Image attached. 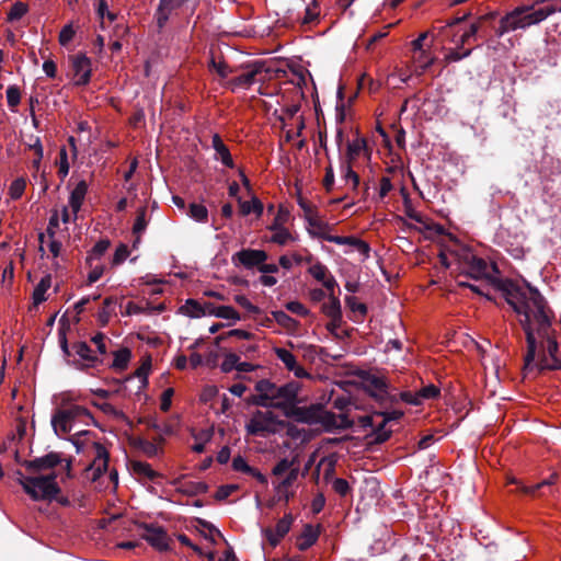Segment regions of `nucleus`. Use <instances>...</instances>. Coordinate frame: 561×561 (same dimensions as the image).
Returning a JSON list of instances; mask_svg holds the SVG:
<instances>
[{"label": "nucleus", "mask_w": 561, "mask_h": 561, "mask_svg": "<svg viewBox=\"0 0 561 561\" xmlns=\"http://www.w3.org/2000/svg\"><path fill=\"white\" fill-rule=\"evenodd\" d=\"M319 10L317 1L312 2V7H307L305 10V16L301 19L302 24H310L318 20Z\"/></svg>", "instance_id": "obj_63"}, {"label": "nucleus", "mask_w": 561, "mask_h": 561, "mask_svg": "<svg viewBox=\"0 0 561 561\" xmlns=\"http://www.w3.org/2000/svg\"><path fill=\"white\" fill-rule=\"evenodd\" d=\"M239 359H240V357L236 353H231V352L226 353L225 359L220 365L221 371L228 374V373L232 371L233 369L237 370V365H238Z\"/></svg>", "instance_id": "obj_53"}, {"label": "nucleus", "mask_w": 561, "mask_h": 561, "mask_svg": "<svg viewBox=\"0 0 561 561\" xmlns=\"http://www.w3.org/2000/svg\"><path fill=\"white\" fill-rule=\"evenodd\" d=\"M179 492L195 496L205 494L208 491V485L205 482H187L178 489Z\"/></svg>", "instance_id": "obj_38"}, {"label": "nucleus", "mask_w": 561, "mask_h": 561, "mask_svg": "<svg viewBox=\"0 0 561 561\" xmlns=\"http://www.w3.org/2000/svg\"><path fill=\"white\" fill-rule=\"evenodd\" d=\"M147 216V208L140 207L137 210V216L133 226V233L136 236V240L134 242V247H136V243L140 241V234L146 230L148 221L146 219Z\"/></svg>", "instance_id": "obj_33"}, {"label": "nucleus", "mask_w": 561, "mask_h": 561, "mask_svg": "<svg viewBox=\"0 0 561 561\" xmlns=\"http://www.w3.org/2000/svg\"><path fill=\"white\" fill-rule=\"evenodd\" d=\"M523 11L524 10L522 8H516L512 12L501 18L500 25L495 28V35L501 37L510 31L520 28L518 14L523 13Z\"/></svg>", "instance_id": "obj_15"}, {"label": "nucleus", "mask_w": 561, "mask_h": 561, "mask_svg": "<svg viewBox=\"0 0 561 561\" xmlns=\"http://www.w3.org/2000/svg\"><path fill=\"white\" fill-rule=\"evenodd\" d=\"M71 68L76 78L75 84L78 87L87 85L91 80L92 65L91 59L83 53L70 57Z\"/></svg>", "instance_id": "obj_10"}, {"label": "nucleus", "mask_w": 561, "mask_h": 561, "mask_svg": "<svg viewBox=\"0 0 561 561\" xmlns=\"http://www.w3.org/2000/svg\"><path fill=\"white\" fill-rule=\"evenodd\" d=\"M57 173L61 180H64L69 173V162L66 147L60 148Z\"/></svg>", "instance_id": "obj_54"}, {"label": "nucleus", "mask_w": 561, "mask_h": 561, "mask_svg": "<svg viewBox=\"0 0 561 561\" xmlns=\"http://www.w3.org/2000/svg\"><path fill=\"white\" fill-rule=\"evenodd\" d=\"M321 310L332 320H339L342 317L341 302L334 294H329V301L322 305Z\"/></svg>", "instance_id": "obj_27"}, {"label": "nucleus", "mask_w": 561, "mask_h": 561, "mask_svg": "<svg viewBox=\"0 0 561 561\" xmlns=\"http://www.w3.org/2000/svg\"><path fill=\"white\" fill-rule=\"evenodd\" d=\"M25 187H26V181L24 178L15 179L9 187V195H10L11 199H13V201L20 199L25 191Z\"/></svg>", "instance_id": "obj_45"}, {"label": "nucleus", "mask_w": 561, "mask_h": 561, "mask_svg": "<svg viewBox=\"0 0 561 561\" xmlns=\"http://www.w3.org/2000/svg\"><path fill=\"white\" fill-rule=\"evenodd\" d=\"M362 151H367V141L364 137L347 141L345 161L353 162Z\"/></svg>", "instance_id": "obj_28"}, {"label": "nucleus", "mask_w": 561, "mask_h": 561, "mask_svg": "<svg viewBox=\"0 0 561 561\" xmlns=\"http://www.w3.org/2000/svg\"><path fill=\"white\" fill-rule=\"evenodd\" d=\"M288 218H289V211L286 208L280 206L275 218H274V221L272 222V225L268 228L270 229L285 228L284 225L287 222Z\"/></svg>", "instance_id": "obj_59"}, {"label": "nucleus", "mask_w": 561, "mask_h": 561, "mask_svg": "<svg viewBox=\"0 0 561 561\" xmlns=\"http://www.w3.org/2000/svg\"><path fill=\"white\" fill-rule=\"evenodd\" d=\"M240 205V213L242 216H247L250 213L256 214V216H261L264 210V206L262 202L257 197H252L251 202H242L241 198H238Z\"/></svg>", "instance_id": "obj_34"}, {"label": "nucleus", "mask_w": 561, "mask_h": 561, "mask_svg": "<svg viewBox=\"0 0 561 561\" xmlns=\"http://www.w3.org/2000/svg\"><path fill=\"white\" fill-rule=\"evenodd\" d=\"M499 16L497 11H491L489 13L480 15L476 22L470 25L479 26V37H486L489 35L488 30L494 28V21Z\"/></svg>", "instance_id": "obj_25"}, {"label": "nucleus", "mask_w": 561, "mask_h": 561, "mask_svg": "<svg viewBox=\"0 0 561 561\" xmlns=\"http://www.w3.org/2000/svg\"><path fill=\"white\" fill-rule=\"evenodd\" d=\"M267 259L268 254L264 250L256 249H242L232 256L233 261L237 260L248 270L259 268Z\"/></svg>", "instance_id": "obj_12"}, {"label": "nucleus", "mask_w": 561, "mask_h": 561, "mask_svg": "<svg viewBox=\"0 0 561 561\" xmlns=\"http://www.w3.org/2000/svg\"><path fill=\"white\" fill-rule=\"evenodd\" d=\"M51 285V276L46 275L44 276L39 283L36 285L33 291V305L34 307H37L39 304L44 302L46 300V291L49 289Z\"/></svg>", "instance_id": "obj_30"}, {"label": "nucleus", "mask_w": 561, "mask_h": 561, "mask_svg": "<svg viewBox=\"0 0 561 561\" xmlns=\"http://www.w3.org/2000/svg\"><path fill=\"white\" fill-rule=\"evenodd\" d=\"M558 478H559L558 473L553 472L549 476L548 479H545L535 485H531V486L522 485L520 492H523L524 494H527V495H535L536 492L539 491L540 489H542L543 486H551V485L556 484L558 481Z\"/></svg>", "instance_id": "obj_37"}, {"label": "nucleus", "mask_w": 561, "mask_h": 561, "mask_svg": "<svg viewBox=\"0 0 561 561\" xmlns=\"http://www.w3.org/2000/svg\"><path fill=\"white\" fill-rule=\"evenodd\" d=\"M140 423L145 424L148 428L153 430L160 434L159 442H163L161 437L162 434L171 435L173 434V427L170 424H159L158 421L153 417H145L140 419Z\"/></svg>", "instance_id": "obj_36"}, {"label": "nucleus", "mask_w": 561, "mask_h": 561, "mask_svg": "<svg viewBox=\"0 0 561 561\" xmlns=\"http://www.w3.org/2000/svg\"><path fill=\"white\" fill-rule=\"evenodd\" d=\"M64 462L62 455L57 451H50L42 457L31 460H23L22 466L30 474H36L45 470H50Z\"/></svg>", "instance_id": "obj_9"}, {"label": "nucleus", "mask_w": 561, "mask_h": 561, "mask_svg": "<svg viewBox=\"0 0 561 561\" xmlns=\"http://www.w3.org/2000/svg\"><path fill=\"white\" fill-rule=\"evenodd\" d=\"M274 234L271 237V241L279 245H285L289 240L293 239L287 228L272 229Z\"/></svg>", "instance_id": "obj_56"}, {"label": "nucleus", "mask_w": 561, "mask_h": 561, "mask_svg": "<svg viewBox=\"0 0 561 561\" xmlns=\"http://www.w3.org/2000/svg\"><path fill=\"white\" fill-rule=\"evenodd\" d=\"M130 470L134 474H136L139 479L145 478L150 481H156V479L161 478L162 474L154 471L148 462L140 460H130L129 461Z\"/></svg>", "instance_id": "obj_19"}, {"label": "nucleus", "mask_w": 561, "mask_h": 561, "mask_svg": "<svg viewBox=\"0 0 561 561\" xmlns=\"http://www.w3.org/2000/svg\"><path fill=\"white\" fill-rule=\"evenodd\" d=\"M489 283L505 298V301L513 310L522 316L519 323L525 332L527 342V352L525 355V369L533 367V360L536 357L537 341L535 337L533 321L536 323V331L545 334V328L548 324V306L540 291L526 283L527 291L510 278L490 277Z\"/></svg>", "instance_id": "obj_1"}, {"label": "nucleus", "mask_w": 561, "mask_h": 561, "mask_svg": "<svg viewBox=\"0 0 561 561\" xmlns=\"http://www.w3.org/2000/svg\"><path fill=\"white\" fill-rule=\"evenodd\" d=\"M247 403L251 405L256 407H263V408H271L270 404H272L268 401V397L265 396V393L257 392V394H252L247 398Z\"/></svg>", "instance_id": "obj_64"}, {"label": "nucleus", "mask_w": 561, "mask_h": 561, "mask_svg": "<svg viewBox=\"0 0 561 561\" xmlns=\"http://www.w3.org/2000/svg\"><path fill=\"white\" fill-rule=\"evenodd\" d=\"M111 247V241L108 239H101L99 240L92 250L90 251L89 255L85 259V264L89 267H92V263L95 260H99L104 253L108 250Z\"/></svg>", "instance_id": "obj_32"}, {"label": "nucleus", "mask_w": 561, "mask_h": 561, "mask_svg": "<svg viewBox=\"0 0 561 561\" xmlns=\"http://www.w3.org/2000/svg\"><path fill=\"white\" fill-rule=\"evenodd\" d=\"M234 301L240 307L245 309L249 313H252V314L261 313V309L257 306L253 305L244 295H237L234 297Z\"/></svg>", "instance_id": "obj_58"}, {"label": "nucleus", "mask_w": 561, "mask_h": 561, "mask_svg": "<svg viewBox=\"0 0 561 561\" xmlns=\"http://www.w3.org/2000/svg\"><path fill=\"white\" fill-rule=\"evenodd\" d=\"M106 339V335L102 332H99L91 337V342L96 346V351L101 355L100 357L107 354V346L105 343Z\"/></svg>", "instance_id": "obj_61"}, {"label": "nucleus", "mask_w": 561, "mask_h": 561, "mask_svg": "<svg viewBox=\"0 0 561 561\" xmlns=\"http://www.w3.org/2000/svg\"><path fill=\"white\" fill-rule=\"evenodd\" d=\"M299 387L295 382H288L280 387L268 379H261L255 383V391L268 397L271 408L280 409L283 412L288 404L297 401Z\"/></svg>", "instance_id": "obj_4"}, {"label": "nucleus", "mask_w": 561, "mask_h": 561, "mask_svg": "<svg viewBox=\"0 0 561 561\" xmlns=\"http://www.w3.org/2000/svg\"><path fill=\"white\" fill-rule=\"evenodd\" d=\"M293 523V514H285L283 518L277 522L275 529L266 527L262 529V534L272 547H276L280 540L289 533Z\"/></svg>", "instance_id": "obj_11"}, {"label": "nucleus", "mask_w": 561, "mask_h": 561, "mask_svg": "<svg viewBox=\"0 0 561 561\" xmlns=\"http://www.w3.org/2000/svg\"><path fill=\"white\" fill-rule=\"evenodd\" d=\"M211 145L216 151L217 158L220 159L221 163L227 168H234V162L231 157L229 148L222 141L220 135L214 134L211 137Z\"/></svg>", "instance_id": "obj_17"}, {"label": "nucleus", "mask_w": 561, "mask_h": 561, "mask_svg": "<svg viewBox=\"0 0 561 561\" xmlns=\"http://www.w3.org/2000/svg\"><path fill=\"white\" fill-rule=\"evenodd\" d=\"M114 304L115 299L113 297H107L104 299L102 308L98 313V321L101 324V327L107 325L112 314L110 307Z\"/></svg>", "instance_id": "obj_43"}, {"label": "nucleus", "mask_w": 561, "mask_h": 561, "mask_svg": "<svg viewBox=\"0 0 561 561\" xmlns=\"http://www.w3.org/2000/svg\"><path fill=\"white\" fill-rule=\"evenodd\" d=\"M114 359L111 364V368L116 369L118 371H123L128 367V364L131 358V351L128 347H123L113 353Z\"/></svg>", "instance_id": "obj_29"}, {"label": "nucleus", "mask_w": 561, "mask_h": 561, "mask_svg": "<svg viewBox=\"0 0 561 561\" xmlns=\"http://www.w3.org/2000/svg\"><path fill=\"white\" fill-rule=\"evenodd\" d=\"M181 310L184 314L192 318H199L205 316V307L198 300L187 299L185 305L181 307Z\"/></svg>", "instance_id": "obj_35"}, {"label": "nucleus", "mask_w": 561, "mask_h": 561, "mask_svg": "<svg viewBox=\"0 0 561 561\" xmlns=\"http://www.w3.org/2000/svg\"><path fill=\"white\" fill-rule=\"evenodd\" d=\"M215 317L233 321L240 320L239 312L231 306H218Z\"/></svg>", "instance_id": "obj_52"}, {"label": "nucleus", "mask_w": 561, "mask_h": 561, "mask_svg": "<svg viewBox=\"0 0 561 561\" xmlns=\"http://www.w3.org/2000/svg\"><path fill=\"white\" fill-rule=\"evenodd\" d=\"M7 102L9 107L14 111V108L20 104L21 102V90L18 85H9L7 89Z\"/></svg>", "instance_id": "obj_47"}, {"label": "nucleus", "mask_w": 561, "mask_h": 561, "mask_svg": "<svg viewBox=\"0 0 561 561\" xmlns=\"http://www.w3.org/2000/svg\"><path fill=\"white\" fill-rule=\"evenodd\" d=\"M133 445L150 458H153L159 454V448L157 445L144 438H136Z\"/></svg>", "instance_id": "obj_41"}, {"label": "nucleus", "mask_w": 561, "mask_h": 561, "mask_svg": "<svg viewBox=\"0 0 561 561\" xmlns=\"http://www.w3.org/2000/svg\"><path fill=\"white\" fill-rule=\"evenodd\" d=\"M261 72V67H255L244 73H241L228 81V85L231 90L236 88H249L255 82V77Z\"/></svg>", "instance_id": "obj_23"}, {"label": "nucleus", "mask_w": 561, "mask_h": 561, "mask_svg": "<svg viewBox=\"0 0 561 561\" xmlns=\"http://www.w3.org/2000/svg\"><path fill=\"white\" fill-rule=\"evenodd\" d=\"M388 423L382 421L378 425H374L371 433L366 436L367 439H369V444H382L387 442L392 434V431L386 430V425Z\"/></svg>", "instance_id": "obj_24"}, {"label": "nucleus", "mask_w": 561, "mask_h": 561, "mask_svg": "<svg viewBox=\"0 0 561 561\" xmlns=\"http://www.w3.org/2000/svg\"><path fill=\"white\" fill-rule=\"evenodd\" d=\"M272 314L276 322L283 328L290 329L293 325L297 324V321L283 310L273 311Z\"/></svg>", "instance_id": "obj_55"}, {"label": "nucleus", "mask_w": 561, "mask_h": 561, "mask_svg": "<svg viewBox=\"0 0 561 561\" xmlns=\"http://www.w3.org/2000/svg\"><path fill=\"white\" fill-rule=\"evenodd\" d=\"M345 304L352 311L359 312L362 317L366 316L367 306L365 304L358 302L355 296H346Z\"/></svg>", "instance_id": "obj_60"}, {"label": "nucleus", "mask_w": 561, "mask_h": 561, "mask_svg": "<svg viewBox=\"0 0 561 561\" xmlns=\"http://www.w3.org/2000/svg\"><path fill=\"white\" fill-rule=\"evenodd\" d=\"M62 409H57L51 416V426L57 436L68 434L72 430V421Z\"/></svg>", "instance_id": "obj_16"}, {"label": "nucleus", "mask_w": 561, "mask_h": 561, "mask_svg": "<svg viewBox=\"0 0 561 561\" xmlns=\"http://www.w3.org/2000/svg\"><path fill=\"white\" fill-rule=\"evenodd\" d=\"M87 192L88 184L84 180H82L76 185V187L70 193L69 205L75 214V218H77V214L81 209Z\"/></svg>", "instance_id": "obj_20"}, {"label": "nucleus", "mask_w": 561, "mask_h": 561, "mask_svg": "<svg viewBox=\"0 0 561 561\" xmlns=\"http://www.w3.org/2000/svg\"><path fill=\"white\" fill-rule=\"evenodd\" d=\"M520 8L524 10L523 13L518 14L520 28L538 24L554 12V9L552 7H542L537 10H530L529 7Z\"/></svg>", "instance_id": "obj_13"}, {"label": "nucleus", "mask_w": 561, "mask_h": 561, "mask_svg": "<svg viewBox=\"0 0 561 561\" xmlns=\"http://www.w3.org/2000/svg\"><path fill=\"white\" fill-rule=\"evenodd\" d=\"M321 534V526L314 527L311 524H305L301 534L297 537L296 546L298 550L306 551L312 547Z\"/></svg>", "instance_id": "obj_14"}, {"label": "nucleus", "mask_w": 561, "mask_h": 561, "mask_svg": "<svg viewBox=\"0 0 561 561\" xmlns=\"http://www.w3.org/2000/svg\"><path fill=\"white\" fill-rule=\"evenodd\" d=\"M342 172L344 173V179L346 181L351 180L353 183V190H356L359 185V175L352 169V162L343 161L341 164Z\"/></svg>", "instance_id": "obj_50"}, {"label": "nucleus", "mask_w": 561, "mask_h": 561, "mask_svg": "<svg viewBox=\"0 0 561 561\" xmlns=\"http://www.w3.org/2000/svg\"><path fill=\"white\" fill-rule=\"evenodd\" d=\"M248 434L250 435H264V434H271L275 433V430L265 424L263 419L261 416L256 415V412L254 413L253 417L250 420V422L245 426Z\"/></svg>", "instance_id": "obj_26"}, {"label": "nucleus", "mask_w": 561, "mask_h": 561, "mask_svg": "<svg viewBox=\"0 0 561 561\" xmlns=\"http://www.w3.org/2000/svg\"><path fill=\"white\" fill-rule=\"evenodd\" d=\"M550 327H551V318L548 314V324L545 328V334H541L539 331H537V334L539 337L547 341V355H549L551 358L558 357L557 353L559 351V344L554 336L550 334Z\"/></svg>", "instance_id": "obj_31"}, {"label": "nucleus", "mask_w": 561, "mask_h": 561, "mask_svg": "<svg viewBox=\"0 0 561 561\" xmlns=\"http://www.w3.org/2000/svg\"><path fill=\"white\" fill-rule=\"evenodd\" d=\"M76 31L73 30V26L71 23L66 24L58 36L59 44L61 46H67L75 37Z\"/></svg>", "instance_id": "obj_57"}, {"label": "nucleus", "mask_w": 561, "mask_h": 561, "mask_svg": "<svg viewBox=\"0 0 561 561\" xmlns=\"http://www.w3.org/2000/svg\"><path fill=\"white\" fill-rule=\"evenodd\" d=\"M318 424H321L325 432L337 430V415H335L333 412L323 411V408L321 407Z\"/></svg>", "instance_id": "obj_39"}, {"label": "nucleus", "mask_w": 561, "mask_h": 561, "mask_svg": "<svg viewBox=\"0 0 561 561\" xmlns=\"http://www.w3.org/2000/svg\"><path fill=\"white\" fill-rule=\"evenodd\" d=\"M187 215L197 222H206L208 219L207 208L198 203H191L188 205Z\"/></svg>", "instance_id": "obj_40"}, {"label": "nucleus", "mask_w": 561, "mask_h": 561, "mask_svg": "<svg viewBox=\"0 0 561 561\" xmlns=\"http://www.w3.org/2000/svg\"><path fill=\"white\" fill-rule=\"evenodd\" d=\"M439 388L435 385L431 383L423 387L419 392V399L422 401L423 399H435L439 396Z\"/></svg>", "instance_id": "obj_62"}, {"label": "nucleus", "mask_w": 561, "mask_h": 561, "mask_svg": "<svg viewBox=\"0 0 561 561\" xmlns=\"http://www.w3.org/2000/svg\"><path fill=\"white\" fill-rule=\"evenodd\" d=\"M319 412H321V404H311L309 407H298L296 402L288 404L284 411V415L288 419H294L299 423L313 425L319 423Z\"/></svg>", "instance_id": "obj_8"}, {"label": "nucleus", "mask_w": 561, "mask_h": 561, "mask_svg": "<svg viewBox=\"0 0 561 561\" xmlns=\"http://www.w3.org/2000/svg\"><path fill=\"white\" fill-rule=\"evenodd\" d=\"M62 410L66 411V413H68L67 415L72 422L82 419H92L91 412L87 408L81 405H71L68 409Z\"/></svg>", "instance_id": "obj_42"}, {"label": "nucleus", "mask_w": 561, "mask_h": 561, "mask_svg": "<svg viewBox=\"0 0 561 561\" xmlns=\"http://www.w3.org/2000/svg\"><path fill=\"white\" fill-rule=\"evenodd\" d=\"M274 353L288 370L297 363L295 355L286 348L275 347Z\"/></svg>", "instance_id": "obj_44"}, {"label": "nucleus", "mask_w": 561, "mask_h": 561, "mask_svg": "<svg viewBox=\"0 0 561 561\" xmlns=\"http://www.w3.org/2000/svg\"><path fill=\"white\" fill-rule=\"evenodd\" d=\"M181 8L178 0H160L157 10V24L161 28L165 25L172 11Z\"/></svg>", "instance_id": "obj_22"}, {"label": "nucleus", "mask_w": 561, "mask_h": 561, "mask_svg": "<svg viewBox=\"0 0 561 561\" xmlns=\"http://www.w3.org/2000/svg\"><path fill=\"white\" fill-rule=\"evenodd\" d=\"M310 233L312 236L322 238L323 240H325L328 242H332V243L340 244V245H344V244L352 245L353 241L355 239V237L332 236V234H327V233H321V232L314 233L312 231H310Z\"/></svg>", "instance_id": "obj_46"}, {"label": "nucleus", "mask_w": 561, "mask_h": 561, "mask_svg": "<svg viewBox=\"0 0 561 561\" xmlns=\"http://www.w3.org/2000/svg\"><path fill=\"white\" fill-rule=\"evenodd\" d=\"M57 473L31 474L27 479H19V484L34 501H51L61 492L57 483Z\"/></svg>", "instance_id": "obj_2"}, {"label": "nucleus", "mask_w": 561, "mask_h": 561, "mask_svg": "<svg viewBox=\"0 0 561 561\" xmlns=\"http://www.w3.org/2000/svg\"><path fill=\"white\" fill-rule=\"evenodd\" d=\"M209 69L216 71L221 79L228 78L233 72L226 61H216L215 58L210 59Z\"/></svg>", "instance_id": "obj_48"}, {"label": "nucleus", "mask_w": 561, "mask_h": 561, "mask_svg": "<svg viewBox=\"0 0 561 561\" xmlns=\"http://www.w3.org/2000/svg\"><path fill=\"white\" fill-rule=\"evenodd\" d=\"M72 351L80 359H73L71 366L80 371L89 373V369L95 368L104 363L103 357L95 355L90 345L84 341L75 342L72 344Z\"/></svg>", "instance_id": "obj_6"}, {"label": "nucleus", "mask_w": 561, "mask_h": 561, "mask_svg": "<svg viewBox=\"0 0 561 561\" xmlns=\"http://www.w3.org/2000/svg\"><path fill=\"white\" fill-rule=\"evenodd\" d=\"M308 272L318 282L324 280V278L331 274L328 267L319 261L314 262L309 267Z\"/></svg>", "instance_id": "obj_49"}, {"label": "nucleus", "mask_w": 561, "mask_h": 561, "mask_svg": "<svg viewBox=\"0 0 561 561\" xmlns=\"http://www.w3.org/2000/svg\"><path fill=\"white\" fill-rule=\"evenodd\" d=\"M28 8L27 4L21 1H16L11 5V9L8 13V20L13 22L20 20L26 12Z\"/></svg>", "instance_id": "obj_51"}, {"label": "nucleus", "mask_w": 561, "mask_h": 561, "mask_svg": "<svg viewBox=\"0 0 561 561\" xmlns=\"http://www.w3.org/2000/svg\"><path fill=\"white\" fill-rule=\"evenodd\" d=\"M357 377L363 390L371 397L381 409H389L398 403V397L390 393L389 383L383 376L369 370H359Z\"/></svg>", "instance_id": "obj_3"}, {"label": "nucleus", "mask_w": 561, "mask_h": 561, "mask_svg": "<svg viewBox=\"0 0 561 561\" xmlns=\"http://www.w3.org/2000/svg\"><path fill=\"white\" fill-rule=\"evenodd\" d=\"M137 527L142 529L141 538L145 539L150 546L160 551L170 549V537L165 529L158 524L137 523Z\"/></svg>", "instance_id": "obj_7"}, {"label": "nucleus", "mask_w": 561, "mask_h": 561, "mask_svg": "<svg viewBox=\"0 0 561 561\" xmlns=\"http://www.w3.org/2000/svg\"><path fill=\"white\" fill-rule=\"evenodd\" d=\"M478 37V25H470V27L466 32H463L459 37H457L456 34H453L450 41L456 45V47L448 50V53L445 55V60L447 62H456L460 61L466 57H469L472 53V49H465V45L469 44L471 41H476Z\"/></svg>", "instance_id": "obj_5"}, {"label": "nucleus", "mask_w": 561, "mask_h": 561, "mask_svg": "<svg viewBox=\"0 0 561 561\" xmlns=\"http://www.w3.org/2000/svg\"><path fill=\"white\" fill-rule=\"evenodd\" d=\"M94 448L96 451L94 459V465H96V468L93 471V481L99 479L107 470L110 458L108 451L101 443H94Z\"/></svg>", "instance_id": "obj_18"}, {"label": "nucleus", "mask_w": 561, "mask_h": 561, "mask_svg": "<svg viewBox=\"0 0 561 561\" xmlns=\"http://www.w3.org/2000/svg\"><path fill=\"white\" fill-rule=\"evenodd\" d=\"M469 272L466 273L467 276L473 278V279H480V278H489L491 277L488 274V263L484 259L478 257V256H471L469 261Z\"/></svg>", "instance_id": "obj_21"}]
</instances>
